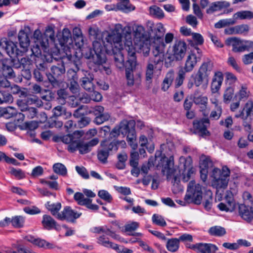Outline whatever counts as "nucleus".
Returning <instances> with one entry per match:
<instances>
[{"label":"nucleus","mask_w":253,"mask_h":253,"mask_svg":"<svg viewBox=\"0 0 253 253\" xmlns=\"http://www.w3.org/2000/svg\"><path fill=\"white\" fill-rule=\"evenodd\" d=\"M165 50L163 45L152 49V56L148 61L145 70V80L150 85L154 75L159 76L161 73L164 59Z\"/></svg>","instance_id":"1"},{"label":"nucleus","mask_w":253,"mask_h":253,"mask_svg":"<svg viewBox=\"0 0 253 253\" xmlns=\"http://www.w3.org/2000/svg\"><path fill=\"white\" fill-rule=\"evenodd\" d=\"M93 49L87 47L82 50V54L87 59H92L93 63L96 65H100L105 63L106 57L104 48L101 43L97 41H94L92 43Z\"/></svg>","instance_id":"2"},{"label":"nucleus","mask_w":253,"mask_h":253,"mask_svg":"<svg viewBox=\"0 0 253 253\" xmlns=\"http://www.w3.org/2000/svg\"><path fill=\"white\" fill-rule=\"evenodd\" d=\"M120 144L124 145H126V142L124 140L111 141L109 139H105L102 141L97 151V158L99 161L103 164L106 163L109 156L113 152H117L118 145Z\"/></svg>","instance_id":"3"},{"label":"nucleus","mask_w":253,"mask_h":253,"mask_svg":"<svg viewBox=\"0 0 253 253\" xmlns=\"http://www.w3.org/2000/svg\"><path fill=\"white\" fill-rule=\"evenodd\" d=\"M157 167V168L162 167V172L167 175L168 180H171V183L173 185L178 184L180 182L178 174L176 173V170L174 168L173 156H171L169 158L166 157H162Z\"/></svg>","instance_id":"4"},{"label":"nucleus","mask_w":253,"mask_h":253,"mask_svg":"<svg viewBox=\"0 0 253 253\" xmlns=\"http://www.w3.org/2000/svg\"><path fill=\"white\" fill-rule=\"evenodd\" d=\"M212 69L213 64L211 61L208 60L203 62L199 68L196 74L192 76L193 83H189L188 87L189 88H191L193 84L197 87H199L204 81L208 82Z\"/></svg>","instance_id":"5"},{"label":"nucleus","mask_w":253,"mask_h":253,"mask_svg":"<svg viewBox=\"0 0 253 253\" xmlns=\"http://www.w3.org/2000/svg\"><path fill=\"white\" fill-rule=\"evenodd\" d=\"M230 173V170L227 167H223L222 171L218 168L212 169L211 176L213 178L212 186L216 189L226 188L228 183Z\"/></svg>","instance_id":"6"},{"label":"nucleus","mask_w":253,"mask_h":253,"mask_svg":"<svg viewBox=\"0 0 253 253\" xmlns=\"http://www.w3.org/2000/svg\"><path fill=\"white\" fill-rule=\"evenodd\" d=\"M203 199L202 186L196 183L195 180L190 181L187 186L184 200L188 203L200 205Z\"/></svg>","instance_id":"7"},{"label":"nucleus","mask_w":253,"mask_h":253,"mask_svg":"<svg viewBox=\"0 0 253 253\" xmlns=\"http://www.w3.org/2000/svg\"><path fill=\"white\" fill-rule=\"evenodd\" d=\"M65 73V68L63 62L51 67V73L46 74L48 81L53 86L58 85L59 79Z\"/></svg>","instance_id":"8"},{"label":"nucleus","mask_w":253,"mask_h":253,"mask_svg":"<svg viewBox=\"0 0 253 253\" xmlns=\"http://www.w3.org/2000/svg\"><path fill=\"white\" fill-rule=\"evenodd\" d=\"M135 67L136 65L133 67L131 64H126L125 76L128 86L138 85L140 84L141 74L135 72Z\"/></svg>","instance_id":"9"},{"label":"nucleus","mask_w":253,"mask_h":253,"mask_svg":"<svg viewBox=\"0 0 253 253\" xmlns=\"http://www.w3.org/2000/svg\"><path fill=\"white\" fill-rule=\"evenodd\" d=\"M84 132L82 130H77L74 131L72 134H67L61 137L62 141L67 144V150L71 153L75 151V148L77 146L76 143L79 141L81 138L84 135Z\"/></svg>","instance_id":"10"},{"label":"nucleus","mask_w":253,"mask_h":253,"mask_svg":"<svg viewBox=\"0 0 253 253\" xmlns=\"http://www.w3.org/2000/svg\"><path fill=\"white\" fill-rule=\"evenodd\" d=\"M125 38L126 41L124 42V46L128 55V59L126 64H131V66L134 67L136 65V57L135 49L132 44L130 34L126 35Z\"/></svg>","instance_id":"11"},{"label":"nucleus","mask_w":253,"mask_h":253,"mask_svg":"<svg viewBox=\"0 0 253 253\" xmlns=\"http://www.w3.org/2000/svg\"><path fill=\"white\" fill-rule=\"evenodd\" d=\"M180 166L183 168L182 172V180L183 182H186L191 178L192 174L194 172V169L192 166V161L189 158L186 159L181 156L179 158Z\"/></svg>","instance_id":"12"},{"label":"nucleus","mask_w":253,"mask_h":253,"mask_svg":"<svg viewBox=\"0 0 253 253\" xmlns=\"http://www.w3.org/2000/svg\"><path fill=\"white\" fill-rule=\"evenodd\" d=\"M187 49L186 42L181 40H176L172 46V53L173 58L176 61H180L184 57Z\"/></svg>","instance_id":"13"},{"label":"nucleus","mask_w":253,"mask_h":253,"mask_svg":"<svg viewBox=\"0 0 253 253\" xmlns=\"http://www.w3.org/2000/svg\"><path fill=\"white\" fill-rule=\"evenodd\" d=\"M75 68L71 69L68 71L67 74L70 81L69 89L73 93L79 92V85L78 83V76L77 72L79 71L80 68L77 64H74Z\"/></svg>","instance_id":"14"},{"label":"nucleus","mask_w":253,"mask_h":253,"mask_svg":"<svg viewBox=\"0 0 253 253\" xmlns=\"http://www.w3.org/2000/svg\"><path fill=\"white\" fill-rule=\"evenodd\" d=\"M81 215V213L75 211L70 207L66 206L61 213L57 214L56 217L61 220H66L68 222H74Z\"/></svg>","instance_id":"15"},{"label":"nucleus","mask_w":253,"mask_h":253,"mask_svg":"<svg viewBox=\"0 0 253 253\" xmlns=\"http://www.w3.org/2000/svg\"><path fill=\"white\" fill-rule=\"evenodd\" d=\"M122 38L123 36L121 33L117 31H114L107 36L106 38V41L107 42L110 43L113 50H114V49L117 50L118 49H123Z\"/></svg>","instance_id":"16"},{"label":"nucleus","mask_w":253,"mask_h":253,"mask_svg":"<svg viewBox=\"0 0 253 253\" xmlns=\"http://www.w3.org/2000/svg\"><path fill=\"white\" fill-rule=\"evenodd\" d=\"M155 32V36L154 37V41L152 44V49H155L156 46H160L163 45L164 50L166 47V44L163 41V36L165 32V28L163 24L161 23H158L156 25V28L154 29Z\"/></svg>","instance_id":"17"},{"label":"nucleus","mask_w":253,"mask_h":253,"mask_svg":"<svg viewBox=\"0 0 253 253\" xmlns=\"http://www.w3.org/2000/svg\"><path fill=\"white\" fill-rule=\"evenodd\" d=\"M193 127L196 133L203 136L209 134L207 127L210 126V120L208 118H203L195 120L193 121Z\"/></svg>","instance_id":"18"},{"label":"nucleus","mask_w":253,"mask_h":253,"mask_svg":"<svg viewBox=\"0 0 253 253\" xmlns=\"http://www.w3.org/2000/svg\"><path fill=\"white\" fill-rule=\"evenodd\" d=\"M0 44L4 48L7 54L10 57H15L22 55V53H23L22 50H20L17 47L16 44L12 41H7L4 40L0 42Z\"/></svg>","instance_id":"19"},{"label":"nucleus","mask_w":253,"mask_h":253,"mask_svg":"<svg viewBox=\"0 0 253 253\" xmlns=\"http://www.w3.org/2000/svg\"><path fill=\"white\" fill-rule=\"evenodd\" d=\"M190 248L200 253H215L218 250L216 245L208 243H197Z\"/></svg>","instance_id":"20"},{"label":"nucleus","mask_w":253,"mask_h":253,"mask_svg":"<svg viewBox=\"0 0 253 253\" xmlns=\"http://www.w3.org/2000/svg\"><path fill=\"white\" fill-rule=\"evenodd\" d=\"M225 200L226 204L220 203L218 205V208L220 211H232L235 208V203L232 193L230 191L226 192Z\"/></svg>","instance_id":"21"},{"label":"nucleus","mask_w":253,"mask_h":253,"mask_svg":"<svg viewBox=\"0 0 253 253\" xmlns=\"http://www.w3.org/2000/svg\"><path fill=\"white\" fill-rule=\"evenodd\" d=\"M133 30V41L135 44L142 42H147V36L144 27L139 25H135Z\"/></svg>","instance_id":"22"},{"label":"nucleus","mask_w":253,"mask_h":253,"mask_svg":"<svg viewBox=\"0 0 253 253\" xmlns=\"http://www.w3.org/2000/svg\"><path fill=\"white\" fill-rule=\"evenodd\" d=\"M230 5V3L226 1H216L210 4L206 9L208 14H212L214 12L220 11L224 8H227Z\"/></svg>","instance_id":"23"},{"label":"nucleus","mask_w":253,"mask_h":253,"mask_svg":"<svg viewBox=\"0 0 253 253\" xmlns=\"http://www.w3.org/2000/svg\"><path fill=\"white\" fill-rule=\"evenodd\" d=\"M84 77L82 78L80 81L81 85L85 90L92 91L94 90V85L92 83L94 77L90 73L85 71Z\"/></svg>","instance_id":"24"},{"label":"nucleus","mask_w":253,"mask_h":253,"mask_svg":"<svg viewBox=\"0 0 253 253\" xmlns=\"http://www.w3.org/2000/svg\"><path fill=\"white\" fill-rule=\"evenodd\" d=\"M42 224L44 228L48 230L53 229L56 230H59L60 229V225L49 215L44 214L43 215Z\"/></svg>","instance_id":"25"},{"label":"nucleus","mask_w":253,"mask_h":253,"mask_svg":"<svg viewBox=\"0 0 253 253\" xmlns=\"http://www.w3.org/2000/svg\"><path fill=\"white\" fill-rule=\"evenodd\" d=\"M199 60L200 58H197L196 54L192 52L189 53L186 57L184 66L181 69L184 70L185 72L192 71Z\"/></svg>","instance_id":"26"},{"label":"nucleus","mask_w":253,"mask_h":253,"mask_svg":"<svg viewBox=\"0 0 253 253\" xmlns=\"http://www.w3.org/2000/svg\"><path fill=\"white\" fill-rule=\"evenodd\" d=\"M26 239L33 243V244L37 246L40 248H43L45 249H51L55 247V246L51 243L48 242L44 240L39 238H35L31 236H28L26 237Z\"/></svg>","instance_id":"27"},{"label":"nucleus","mask_w":253,"mask_h":253,"mask_svg":"<svg viewBox=\"0 0 253 253\" xmlns=\"http://www.w3.org/2000/svg\"><path fill=\"white\" fill-rule=\"evenodd\" d=\"M44 36L45 38V41H43V38L42 41L40 42V44L43 48L45 49L48 46L49 41L51 42H54L55 41V32L52 26H49L46 27Z\"/></svg>","instance_id":"28"},{"label":"nucleus","mask_w":253,"mask_h":253,"mask_svg":"<svg viewBox=\"0 0 253 253\" xmlns=\"http://www.w3.org/2000/svg\"><path fill=\"white\" fill-rule=\"evenodd\" d=\"M135 122L133 120H124L120 124L119 126L123 135H126L127 133L135 128Z\"/></svg>","instance_id":"29"},{"label":"nucleus","mask_w":253,"mask_h":253,"mask_svg":"<svg viewBox=\"0 0 253 253\" xmlns=\"http://www.w3.org/2000/svg\"><path fill=\"white\" fill-rule=\"evenodd\" d=\"M253 209L252 207L249 208L244 204H240L238 206L239 215L244 220L251 221Z\"/></svg>","instance_id":"30"},{"label":"nucleus","mask_w":253,"mask_h":253,"mask_svg":"<svg viewBox=\"0 0 253 253\" xmlns=\"http://www.w3.org/2000/svg\"><path fill=\"white\" fill-rule=\"evenodd\" d=\"M174 79V72L173 70H170L166 75L161 85V89L164 91H167L171 85Z\"/></svg>","instance_id":"31"},{"label":"nucleus","mask_w":253,"mask_h":253,"mask_svg":"<svg viewBox=\"0 0 253 253\" xmlns=\"http://www.w3.org/2000/svg\"><path fill=\"white\" fill-rule=\"evenodd\" d=\"M18 40L22 51L25 52L30 44V40L27 33L24 30H20L18 33Z\"/></svg>","instance_id":"32"},{"label":"nucleus","mask_w":253,"mask_h":253,"mask_svg":"<svg viewBox=\"0 0 253 253\" xmlns=\"http://www.w3.org/2000/svg\"><path fill=\"white\" fill-rule=\"evenodd\" d=\"M54 116L59 117L63 116L65 119L70 118L72 116L70 112L66 111V108L62 106H57L53 109Z\"/></svg>","instance_id":"33"},{"label":"nucleus","mask_w":253,"mask_h":253,"mask_svg":"<svg viewBox=\"0 0 253 253\" xmlns=\"http://www.w3.org/2000/svg\"><path fill=\"white\" fill-rule=\"evenodd\" d=\"M98 243L105 247L111 248L115 250H119L118 245L110 242L105 235L101 236L98 238Z\"/></svg>","instance_id":"34"},{"label":"nucleus","mask_w":253,"mask_h":253,"mask_svg":"<svg viewBox=\"0 0 253 253\" xmlns=\"http://www.w3.org/2000/svg\"><path fill=\"white\" fill-rule=\"evenodd\" d=\"M138 226L139 223L138 222H133L130 224H128L125 225V231L128 232V235H129L137 237H141L142 234L141 233H132V232L135 230L138 227Z\"/></svg>","instance_id":"35"},{"label":"nucleus","mask_w":253,"mask_h":253,"mask_svg":"<svg viewBox=\"0 0 253 253\" xmlns=\"http://www.w3.org/2000/svg\"><path fill=\"white\" fill-rule=\"evenodd\" d=\"M60 44L63 46L72 42L71 33L68 29H64L61 37L59 39Z\"/></svg>","instance_id":"36"},{"label":"nucleus","mask_w":253,"mask_h":253,"mask_svg":"<svg viewBox=\"0 0 253 253\" xmlns=\"http://www.w3.org/2000/svg\"><path fill=\"white\" fill-rule=\"evenodd\" d=\"M238 39L236 38H229L227 41L232 43L233 51L235 52H241L245 51L247 48L246 45L239 44L238 42Z\"/></svg>","instance_id":"37"},{"label":"nucleus","mask_w":253,"mask_h":253,"mask_svg":"<svg viewBox=\"0 0 253 253\" xmlns=\"http://www.w3.org/2000/svg\"><path fill=\"white\" fill-rule=\"evenodd\" d=\"M121 49H118L114 53V59L116 66L121 69L124 67V57L122 52L121 51Z\"/></svg>","instance_id":"38"},{"label":"nucleus","mask_w":253,"mask_h":253,"mask_svg":"<svg viewBox=\"0 0 253 253\" xmlns=\"http://www.w3.org/2000/svg\"><path fill=\"white\" fill-rule=\"evenodd\" d=\"M209 233L211 236L221 237L226 234V231L224 227L220 226H214L209 229Z\"/></svg>","instance_id":"39"},{"label":"nucleus","mask_w":253,"mask_h":253,"mask_svg":"<svg viewBox=\"0 0 253 253\" xmlns=\"http://www.w3.org/2000/svg\"><path fill=\"white\" fill-rule=\"evenodd\" d=\"M166 247L169 252H176L179 247V240L177 238L169 239L167 242Z\"/></svg>","instance_id":"40"},{"label":"nucleus","mask_w":253,"mask_h":253,"mask_svg":"<svg viewBox=\"0 0 253 253\" xmlns=\"http://www.w3.org/2000/svg\"><path fill=\"white\" fill-rule=\"evenodd\" d=\"M205 202L204 206L205 209L210 210L211 208L212 203V193L211 190H207L204 195Z\"/></svg>","instance_id":"41"},{"label":"nucleus","mask_w":253,"mask_h":253,"mask_svg":"<svg viewBox=\"0 0 253 253\" xmlns=\"http://www.w3.org/2000/svg\"><path fill=\"white\" fill-rule=\"evenodd\" d=\"M214 104L215 108L214 110H212L210 114V118L214 120H218L222 112V109L221 106L219 105L216 101L212 102Z\"/></svg>","instance_id":"42"},{"label":"nucleus","mask_w":253,"mask_h":253,"mask_svg":"<svg viewBox=\"0 0 253 253\" xmlns=\"http://www.w3.org/2000/svg\"><path fill=\"white\" fill-rule=\"evenodd\" d=\"M46 207L51 213L56 217L57 214L59 213L58 211L61 209V205L60 203L51 204L50 202H47L46 204Z\"/></svg>","instance_id":"43"},{"label":"nucleus","mask_w":253,"mask_h":253,"mask_svg":"<svg viewBox=\"0 0 253 253\" xmlns=\"http://www.w3.org/2000/svg\"><path fill=\"white\" fill-rule=\"evenodd\" d=\"M77 146L75 148V151L77 150L79 151L80 153L82 154H86L90 151L91 149L89 147L87 143H84L80 141H77L76 143Z\"/></svg>","instance_id":"44"},{"label":"nucleus","mask_w":253,"mask_h":253,"mask_svg":"<svg viewBox=\"0 0 253 253\" xmlns=\"http://www.w3.org/2000/svg\"><path fill=\"white\" fill-rule=\"evenodd\" d=\"M234 18L240 19H251L253 18V12L250 11H241L233 15Z\"/></svg>","instance_id":"45"},{"label":"nucleus","mask_w":253,"mask_h":253,"mask_svg":"<svg viewBox=\"0 0 253 253\" xmlns=\"http://www.w3.org/2000/svg\"><path fill=\"white\" fill-rule=\"evenodd\" d=\"M21 111L24 112V114H22V115L23 116H26L29 119L34 118L37 113V109L34 107H26L22 109ZM21 115V114L19 113V115Z\"/></svg>","instance_id":"46"},{"label":"nucleus","mask_w":253,"mask_h":253,"mask_svg":"<svg viewBox=\"0 0 253 253\" xmlns=\"http://www.w3.org/2000/svg\"><path fill=\"white\" fill-rule=\"evenodd\" d=\"M57 99L61 105L65 104L66 102V99L69 97V94L67 90L65 89H60L57 92Z\"/></svg>","instance_id":"47"},{"label":"nucleus","mask_w":253,"mask_h":253,"mask_svg":"<svg viewBox=\"0 0 253 253\" xmlns=\"http://www.w3.org/2000/svg\"><path fill=\"white\" fill-rule=\"evenodd\" d=\"M236 23V21L234 19H222L215 23L214 27L217 29H220L225 26L234 25Z\"/></svg>","instance_id":"48"},{"label":"nucleus","mask_w":253,"mask_h":253,"mask_svg":"<svg viewBox=\"0 0 253 253\" xmlns=\"http://www.w3.org/2000/svg\"><path fill=\"white\" fill-rule=\"evenodd\" d=\"M234 93V88L232 86L227 87L223 94V102L229 103L232 100Z\"/></svg>","instance_id":"49"},{"label":"nucleus","mask_w":253,"mask_h":253,"mask_svg":"<svg viewBox=\"0 0 253 253\" xmlns=\"http://www.w3.org/2000/svg\"><path fill=\"white\" fill-rule=\"evenodd\" d=\"M54 172L62 176L67 175V170L65 166L61 163H56L53 166Z\"/></svg>","instance_id":"50"},{"label":"nucleus","mask_w":253,"mask_h":253,"mask_svg":"<svg viewBox=\"0 0 253 253\" xmlns=\"http://www.w3.org/2000/svg\"><path fill=\"white\" fill-rule=\"evenodd\" d=\"M152 220L154 224L160 227H165L167 225L164 218L162 215L158 214L153 215Z\"/></svg>","instance_id":"51"},{"label":"nucleus","mask_w":253,"mask_h":253,"mask_svg":"<svg viewBox=\"0 0 253 253\" xmlns=\"http://www.w3.org/2000/svg\"><path fill=\"white\" fill-rule=\"evenodd\" d=\"M194 103L197 105H203L206 107L208 104V98L201 95L195 94L193 100Z\"/></svg>","instance_id":"52"},{"label":"nucleus","mask_w":253,"mask_h":253,"mask_svg":"<svg viewBox=\"0 0 253 253\" xmlns=\"http://www.w3.org/2000/svg\"><path fill=\"white\" fill-rule=\"evenodd\" d=\"M74 198L78 204L81 206H84L89 202V199L84 198V194L80 192L76 193L74 194Z\"/></svg>","instance_id":"53"},{"label":"nucleus","mask_w":253,"mask_h":253,"mask_svg":"<svg viewBox=\"0 0 253 253\" xmlns=\"http://www.w3.org/2000/svg\"><path fill=\"white\" fill-rule=\"evenodd\" d=\"M9 173L14 176L18 179H21L25 177L24 172L21 169H16L13 167H10Z\"/></svg>","instance_id":"54"},{"label":"nucleus","mask_w":253,"mask_h":253,"mask_svg":"<svg viewBox=\"0 0 253 253\" xmlns=\"http://www.w3.org/2000/svg\"><path fill=\"white\" fill-rule=\"evenodd\" d=\"M87 107L86 105H82L76 109L74 113L73 116L76 118L82 117L89 113L87 110Z\"/></svg>","instance_id":"55"},{"label":"nucleus","mask_w":253,"mask_h":253,"mask_svg":"<svg viewBox=\"0 0 253 253\" xmlns=\"http://www.w3.org/2000/svg\"><path fill=\"white\" fill-rule=\"evenodd\" d=\"M249 93L250 92L248 90L247 88L242 86L236 95L239 96V101H245L249 97Z\"/></svg>","instance_id":"56"},{"label":"nucleus","mask_w":253,"mask_h":253,"mask_svg":"<svg viewBox=\"0 0 253 253\" xmlns=\"http://www.w3.org/2000/svg\"><path fill=\"white\" fill-rule=\"evenodd\" d=\"M135 44L138 45L144 56L149 55L150 50L149 44L146 43L145 42H142L137 43Z\"/></svg>","instance_id":"57"},{"label":"nucleus","mask_w":253,"mask_h":253,"mask_svg":"<svg viewBox=\"0 0 253 253\" xmlns=\"http://www.w3.org/2000/svg\"><path fill=\"white\" fill-rule=\"evenodd\" d=\"M12 225L16 228H20L23 226L24 218L21 216H16L11 219Z\"/></svg>","instance_id":"58"},{"label":"nucleus","mask_w":253,"mask_h":253,"mask_svg":"<svg viewBox=\"0 0 253 253\" xmlns=\"http://www.w3.org/2000/svg\"><path fill=\"white\" fill-rule=\"evenodd\" d=\"M185 71H184V70L180 69L179 70L178 76L176 78L175 81V85L176 87H179L183 83L184 79L185 77Z\"/></svg>","instance_id":"59"},{"label":"nucleus","mask_w":253,"mask_h":253,"mask_svg":"<svg viewBox=\"0 0 253 253\" xmlns=\"http://www.w3.org/2000/svg\"><path fill=\"white\" fill-rule=\"evenodd\" d=\"M4 116L6 118H10L15 116L17 114L16 109L12 107L4 108Z\"/></svg>","instance_id":"60"},{"label":"nucleus","mask_w":253,"mask_h":253,"mask_svg":"<svg viewBox=\"0 0 253 253\" xmlns=\"http://www.w3.org/2000/svg\"><path fill=\"white\" fill-rule=\"evenodd\" d=\"M110 115L108 113H103L96 116L94 122L97 125H101L110 118Z\"/></svg>","instance_id":"61"},{"label":"nucleus","mask_w":253,"mask_h":253,"mask_svg":"<svg viewBox=\"0 0 253 253\" xmlns=\"http://www.w3.org/2000/svg\"><path fill=\"white\" fill-rule=\"evenodd\" d=\"M213 166V162L209 158H206L200 163V168L206 169L210 171Z\"/></svg>","instance_id":"62"},{"label":"nucleus","mask_w":253,"mask_h":253,"mask_svg":"<svg viewBox=\"0 0 253 253\" xmlns=\"http://www.w3.org/2000/svg\"><path fill=\"white\" fill-rule=\"evenodd\" d=\"M139 155L138 152L134 151L130 153L129 161L130 165L131 167H137L138 165Z\"/></svg>","instance_id":"63"},{"label":"nucleus","mask_w":253,"mask_h":253,"mask_svg":"<svg viewBox=\"0 0 253 253\" xmlns=\"http://www.w3.org/2000/svg\"><path fill=\"white\" fill-rule=\"evenodd\" d=\"M120 133L121 132L119 126H116L110 131L109 137L108 139H109L111 141L116 140V138L120 135Z\"/></svg>","instance_id":"64"}]
</instances>
